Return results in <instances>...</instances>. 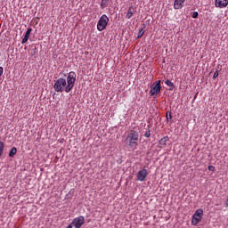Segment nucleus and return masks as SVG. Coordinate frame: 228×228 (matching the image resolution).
<instances>
[{
    "label": "nucleus",
    "mask_w": 228,
    "mask_h": 228,
    "mask_svg": "<svg viewBox=\"0 0 228 228\" xmlns=\"http://www.w3.org/2000/svg\"><path fill=\"white\" fill-rule=\"evenodd\" d=\"M74 85H76V72L70 71L68 74L67 80L61 77L55 81L53 89L56 92H66V94H69L74 88Z\"/></svg>",
    "instance_id": "f257e3e1"
},
{
    "label": "nucleus",
    "mask_w": 228,
    "mask_h": 228,
    "mask_svg": "<svg viewBox=\"0 0 228 228\" xmlns=\"http://www.w3.org/2000/svg\"><path fill=\"white\" fill-rule=\"evenodd\" d=\"M138 138H140V134L137 131L131 130L130 133L126 135V142L130 149L136 150L138 147Z\"/></svg>",
    "instance_id": "f03ea898"
},
{
    "label": "nucleus",
    "mask_w": 228,
    "mask_h": 228,
    "mask_svg": "<svg viewBox=\"0 0 228 228\" xmlns=\"http://www.w3.org/2000/svg\"><path fill=\"white\" fill-rule=\"evenodd\" d=\"M83 225H85V216H79L78 217H75L67 228H81Z\"/></svg>",
    "instance_id": "7ed1b4c3"
},
{
    "label": "nucleus",
    "mask_w": 228,
    "mask_h": 228,
    "mask_svg": "<svg viewBox=\"0 0 228 228\" xmlns=\"http://www.w3.org/2000/svg\"><path fill=\"white\" fill-rule=\"evenodd\" d=\"M109 22H110V18H108L106 14H102L97 23L98 31H104Z\"/></svg>",
    "instance_id": "20e7f679"
},
{
    "label": "nucleus",
    "mask_w": 228,
    "mask_h": 228,
    "mask_svg": "<svg viewBox=\"0 0 228 228\" xmlns=\"http://www.w3.org/2000/svg\"><path fill=\"white\" fill-rule=\"evenodd\" d=\"M203 215H204V210H202L201 208H199L198 210H196V212L192 216L191 225H197V224H199V222L202 220Z\"/></svg>",
    "instance_id": "39448f33"
},
{
    "label": "nucleus",
    "mask_w": 228,
    "mask_h": 228,
    "mask_svg": "<svg viewBox=\"0 0 228 228\" xmlns=\"http://www.w3.org/2000/svg\"><path fill=\"white\" fill-rule=\"evenodd\" d=\"M161 92V80L157 81L153 84V87H151L150 94L151 95H158Z\"/></svg>",
    "instance_id": "423d86ee"
},
{
    "label": "nucleus",
    "mask_w": 228,
    "mask_h": 228,
    "mask_svg": "<svg viewBox=\"0 0 228 228\" xmlns=\"http://www.w3.org/2000/svg\"><path fill=\"white\" fill-rule=\"evenodd\" d=\"M147 175H149V173L147 172V169L143 168L140 171H138L137 175H136V180L140 181L141 183L145 181L147 178Z\"/></svg>",
    "instance_id": "0eeeda50"
},
{
    "label": "nucleus",
    "mask_w": 228,
    "mask_h": 228,
    "mask_svg": "<svg viewBox=\"0 0 228 228\" xmlns=\"http://www.w3.org/2000/svg\"><path fill=\"white\" fill-rule=\"evenodd\" d=\"M228 0H216V8H227Z\"/></svg>",
    "instance_id": "6e6552de"
},
{
    "label": "nucleus",
    "mask_w": 228,
    "mask_h": 228,
    "mask_svg": "<svg viewBox=\"0 0 228 228\" xmlns=\"http://www.w3.org/2000/svg\"><path fill=\"white\" fill-rule=\"evenodd\" d=\"M184 3H186V0H175L174 9L181 10L183 8V6H184Z\"/></svg>",
    "instance_id": "1a4fd4ad"
},
{
    "label": "nucleus",
    "mask_w": 228,
    "mask_h": 228,
    "mask_svg": "<svg viewBox=\"0 0 228 228\" xmlns=\"http://www.w3.org/2000/svg\"><path fill=\"white\" fill-rule=\"evenodd\" d=\"M31 31H33V28H28L24 37L22 38L21 44H26L28 40H29V35H31Z\"/></svg>",
    "instance_id": "9d476101"
},
{
    "label": "nucleus",
    "mask_w": 228,
    "mask_h": 228,
    "mask_svg": "<svg viewBox=\"0 0 228 228\" xmlns=\"http://www.w3.org/2000/svg\"><path fill=\"white\" fill-rule=\"evenodd\" d=\"M167 142H168V136H164L159 141L160 147H167Z\"/></svg>",
    "instance_id": "9b49d317"
},
{
    "label": "nucleus",
    "mask_w": 228,
    "mask_h": 228,
    "mask_svg": "<svg viewBox=\"0 0 228 228\" xmlns=\"http://www.w3.org/2000/svg\"><path fill=\"white\" fill-rule=\"evenodd\" d=\"M133 15H134V8L133 6H130L127 10L126 17V19H131Z\"/></svg>",
    "instance_id": "f8f14e48"
},
{
    "label": "nucleus",
    "mask_w": 228,
    "mask_h": 228,
    "mask_svg": "<svg viewBox=\"0 0 228 228\" xmlns=\"http://www.w3.org/2000/svg\"><path fill=\"white\" fill-rule=\"evenodd\" d=\"M17 154V148L13 147L9 152V158H13Z\"/></svg>",
    "instance_id": "ddd939ff"
},
{
    "label": "nucleus",
    "mask_w": 228,
    "mask_h": 228,
    "mask_svg": "<svg viewBox=\"0 0 228 228\" xmlns=\"http://www.w3.org/2000/svg\"><path fill=\"white\" fill-rule=\"evenodd\" d=\"M166 85L167 86H170V88H169V90H174V83L172 82V81H170V80H166Z\"/></svg>",
    "instance_id": "4468645a"
},
{
    "label": "nucleus",
    "mask_w": 228,
    "mask_h": 228,
    "mask_svg": "<svg viewBox=\"0 0 228 228\" xmlns=\"http://www.w3.org/2000/svg\"><path fill=\"white\" fill-rule=\"evenodd\" d=\"M108 6V0H102L101 8H106Z\"/></svg>",
    "instance_id": "2eb2a0df"
},
{
    "label": "nucleus",
    "mask_w": 228,
    "mask_h": 228,
    "mask_svg": "<svg viewBox=\"0 0 228 228\" xmlns=\"http://www.w3.org/2000/svg\"><path fill=\"white\" fill-rule=\"evenodd\" d=\"M143 33H144L143 28H141L138 32V37H137L142 38V37H143Z\"/></svg>",
    "instance_id": "dca6fc26"
},
{
    "label": "nucleus",
    "mask_w": 228,
    "mask_h": 228,
    "mask_svg": "<svg viewBox=\"0 0 228 228\" xmlns=\"http://www.w3.org/2000/svg\"><path fill=\"white\" fill-rule=\"evenodd\" d=\"M145 138H151V130H148L145 134H144Z\"/></svg>",
    "instance_id": "f3484780"
},
{
    "label": "nucleus",
    "mask_w": 228,
    "mask_h": 228,
    "mask_svg": "<svg viewBox=\"0 0 228 228\" xmlns=\"http://www.w3.org/2000/svg\"><path fill=\"white\" fill-rule=\"evenodd\" d=\"M199 17V12H194L192 13V19H197Z\"/></svg>",
    "instance_id": "a211bd4d"
},
{
    "label": "nucleus",
    "mask_w": 228,
    "mask_h": 228,
    "mask_svg": "<svg viewBox=\"0 0 228 228\" xmlns=\"http://www.w3.org/2000/svg\"><path fill=\"white\" fill-rule=\"evenodd\" d=\"M208 170L210 172H215V167L214 166H208Z\"/></svg>",
    "instance_id": "6ab92c4d"
},
{
    "label": "nucleus",
    "mask_w": 228,
    "mask_h": 228,
    "mask_svg": "<svg viewBox=\"0 0 228 228\" xmlns=\"http://www.w3.org/2000/svg\"><path fill=\"white\" fill-rule=\"evenodd\" d=\"M217 77H218V71H215L213 75V79H216Z\"/></svg>",
    "instance_id": "aec40b11"
},
{
    "label": "nucleus",
    "mask_w": 228,
    "mask_h": 228,
    "mask_svg": "<svg viewBox=\"0 0 228 228\" xmlns=\"http://www.w3.org/2000/svg\"><path fill=\"white\" fill-rule=\"evenodd\" d=\"M4 72V69H3V67H0V77L1 76H3Z\"/></svg>",
    "instance_id": "412c9836"
},
{
    "label": "nucleus",
    "mask_w": 228,
    "mask_h": 228,
    "mask_svg": "<svg viewBox=\"0 0 228 228\" xmlns=\"http://www.w3.org/2000/svg\"><path fill=\"white\" fill-rule=\"evenodd\" d=\"M168 118H169L170 120H172V114H169V116L167 115V119L168 120Z\"/></svg>",
    "instance_id": "4be33fe9"
}]
</instances>
